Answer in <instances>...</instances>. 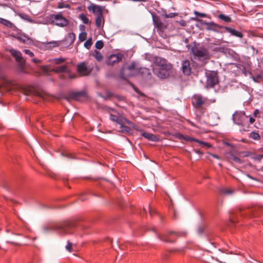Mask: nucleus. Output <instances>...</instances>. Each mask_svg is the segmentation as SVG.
<instances>
[{"instance_id":"obj_1","label":"nucleus","mask_w":263,"mask_h":263,"mask_svg":"<svg viewBox=\"0 0 263 263\" xmlns=\"http://www.w3.org/2000/svg\"><path fill=\"white\" fill-rule=\"evenodd\" d=\"M140 74L143 77L148 78L151 75L150 70L147 68H139L136 63H132L128 67H124L121 74L124 79Z\"/></svg>"},{"instance_id":"obj_2","label":"nucleus","mask_w":263,"mask_h":263,"mask_svg":"<svg viewBox=\"0 0 263 263\" xmlns=\"http://www.w3.org/2000/svg\"><path fill=\"white\" fill-rule=\"evenodd\" d=\"M172 65L165 59L157 58L155 60V67L153 68L154 73L161 79H165L169 75Z\"/></svg>"},{"instance_id":"obj_3","label":"nucleus","mask_w":263,"mask_h":263,"mask_svg":"<svg viewBox=\"0 0 263 263\" xmlns=\"http://www.w3.org/2000/svg\"><path fill=\"white\" fill-rule=\"evenodd\" d=\"M191 51L195 60L201 61L203 63L211 57L208 50L203 46H194L192 47Z\"/></svg>"},{"instance_id":"obj_4","label":"nucleus","mask_w":263,"mask_h":263,"mask_svg":"<svg viewBox=\"0 0 263 263\" xmlns=\"http://www.w3.org/2000/svg\"><path fill=\"white\" fill-rule=\"evenodd\" d=\"M76 227L75 222H68L59 224L55 227V229L61 234H71L73 233V231Z\"/></svg>"},{"instance_id":"obj_5","label":"nucleus","mask_w":263,"mask_h":263,"mask_svg":"<svg viewBox=\"0 0 263 263\" xmlns=\"http://www.w3.org/2000/svg\"><path fill=\"white\" fill-rule=\"evenodd\" d=\"M49 20L52 24L60 27H66L69 24L68 20L61 13L50 15Z\"/></svg>"},{"instance_id":"obj_6","label":"nucleus","mask_w":263,"mask_h":263,"mask_svg":"<svg viewBox=\"0 0 263 263\" xmlns=\"http://www.w3.org/2000/svg\"><path fill=\"white\" fill-rule=\"evenodd\" d=\"M12 56L15 59L18 63V70L22 73H26L25 69V61L22 56V53L16 50L12 49L10 50Z\"/></svg>"},{"instance_id":"obj_7","label":"nucleus","mask_w":263,"mask_h":263,"mask_svg":"<svg viewBox=\"0 0 263 263\" xmlns=\"http://www.w3.org/2000/svg\"><path fill=\"white\" fill-rule=\"evenodd\" d=\"M17 88V86L11 81L8 80L5 76H1L0 92L3 90L10 91Z\"/></svg>"},{"instance_id":"obj_8","label":"nucleus","mask_w":263,"mask_h":263,"mask_svg":"<svg viewBox=\"0 0 263 263\" xmlns=\"http://www.w3.org/2000/svg\"><path fill=\"white\" fill-rule=\"evenodd\" d=\"M211 101L200 95H195L192 97V104L196 108H200L202 105L208 106Z\"/></svg>"},{"instance_id":"obj_9","label":"nucleus","mask_w":263,"mask_h":263,"mask_svg":"<svg viewBox=\"0 0 263 263\" xmlns=\"http://www.w3.org/2000/svg\"><path fill=\"white\" fill-rule=\"evenodd\" d=\"M21 91L26 96L29 95L30 94H31L33 93L34 95L41 98L42 100L45 101H50L52 100V97L48 94L47 92H32V91L29 89L23 87L21 88Z\"/></svg>"},{"instance_id":"obj_10","label":"nucleus","mask_w":263,"mask_h":263,"mask_svg":"<svg viewBox=\"0 0 263 263\" xmlns=\"http://www.w3.org/2000/svg\"><path fill=\"white\" fill-rule=\"evenodd\" d=\"M248 117L242 111H236L233 115L234 122L237 125L245 124Z\"/></svg>"},{"instance_id":"obj_11","label":"nucleus","mask_w":263,"mask_h":263,"mask_svg":"<svg viewBox=\"0 0 263 263\" xmlns=\"http://www.w3.org/2000/svg\"><path fill=\"white\" fill-rule=\"evenodd\" d=\"M179 233L174 232H170L166 235H158V237L161 240L166 242H173L176 237L181 236Z\"/></svg>"},{"instance_id":"obj_12","label":"nucleus","mask_w":263,"mask_h":263,"mask_svg":"<svg viewBox=\"0 0 263 263\" xmlns=\"http://www.w3.org/2000/svg\"><path fill=\"white\" fill-rule=\"evenodd\" d=\"M92 70V67L88 66L85 62L81 63L78 65V71L82 76L88 75Z\"/></svg>"},{"instance_id":"obj_13","label":"nucleus","mask_w":263,"mask_h":263,"mask_svg":"<svg viewBox=\"0 0 263 263\" xmlns=\"http://www.w3.org/2000/svg\"><path fill=\"white\" fill-rule=\"evenodd\" d=\"M218 83L217 74L214 72H211L207 75L206 87L212 88Z\"/></svg>"},{"instance_id":"obj_14","label":"nucleus","mask_w":263,"mask_h":263,"mask_svg":"<svg viewBox=\"0 0 263 263\" xmlns=\"http://www.w3.org/2000/svg\"><path fill=\"white\" fill-rule=\"evenodd\" d=\"M130 123L131 122L126 118L124 119L122 121H119V124L118 125V127L117 126L118 131L123 133H129L131 132V129L130 127L125 126V124L127 123L130 124Z\"/></svg>"},{"instance_id":"obj_15","label":"nucleus","mask_w":263,"mask_h":263,"mask_svg":"<svg viewBox=\"0 0 263 263\" xmlns=\"http://www.w3.org/2000/svg\"><path fill=\"white\" fill-rule=\"evenodd\" d=\"M153 22L155 26L157 29L159 33H163L166 29L167 26L164 24L159 17H153Z\"/></svg>"},{"instance_id":"obj_16","label":"nucleus","mask_w":263,"mask_h":263,"mask_svg":"<svg viewBox=\"0 0 263 263\" xmlns=\"http://www.w3.org/2000/svg\"><path fill=\"white\" fill-rule=\"evenodd\" d=\"M123 58V55L121 53L110 55L107 61V64L109 65H112L116 63L121 61Z\"/></svg>"},{"instance_id":"obj_17","label":"nucleus","mask_w":263,"mask_h":263,"mask_svg":"<svg viewBox=\"0 0 263 263\" xmlns=\"http://www.w3.org/2000/svg\"><path fill=\"white\" fill-rule=\"evenodd\" d=\"M104 7L99 5L91 4L88 7L89 11H92L97 16L103 15V10Z\"/></svg>"},{"instance_id":"obj_18","label":"nucleus","mask_w":263,"mask_h":263,"mask_svg":"<svg viewBox=\"0 0 263 263\" xmlns=\"http://www.w3.org/2000/svg\"><path fill=\"white\" fill-rule=\"evenodd\" d=\"M193 20L197 21H199V22H201V24L205 25L206 26V29L207 30L214 31V30H215L217 28V25L213 22L208 23V22H204V21H203L202 20H199L197 18H193Z\"/></svg>"},{"instance_id":"obj_19","label":"nucleus","mask_w":263,"mask_h":263,"mask_svg":"<svg viewBox=\"0 0 263 263\" xmlns=\"http://www.w3.org/2000/svg\"><path fill=\"white\" fill-rule=\"evenodd\" d=\"M182 70L183 73L186 76H189L191 72V68L189 61L185 60L182 63Z\"/></svg>"},{"instance_id":"obj_20","label":"nucleus","mask_w":263,"mask_h":263,"mask_svg":"<svg viewBox=\"0 0 263 263\" xmlns=\"http://www.w3.org/2000/svg\"><path fill=\"white\" fill-rule=\"evenodd\" d=\"M76 39L75 34L73 33H69L65 36L64 40L61 41L62 42V44L64 43H66V46L71 45L74 42Z\"/></svg>"},{"instance_id":"obj_21","label":"nucleus","mask_w":263,"mask_h":263,"mask_svg":"<svg viewBox=\"0 0 263 263\" xmlns=\"http://www.w3.org/2000/svg\"><path fill=\"white\" fill-rule=\"evenodd\" d=\"M179 138L181 140L183 139V140H184L187 141H191V142L195 141V142L199 143L200 145H202L203 146H205V145L209 146V144L200 141L197 139H194V138H193L190 136H183L182 135H180L179 136Z\"/></svg>"},{"instance_id":"obj_22","label":"nucleus","mask_w":263,"mask_h":263,"mask_svg":"<svg viewBox=\"0 0 263 263\" xmlns=\"http://www.w3.org/2000/svg\"><path fill=\"white\" fill-rule=\"evenodd\" d=\"M56 73L65 72L69 73L70 69L67 65H64L60 66H57L54 68L52 70Z\"/></svg>"},{"instance_id":"obj_23","label":"nucleus","mask_w":263,"mask_h":263,"mask_svg":"<svg viewBox=\"0 0 263 263\" xmlns=\"http://www.w3.org/2000/svg\"><path fill=\"white\" fill-rule=\"evenodd\" d=\"M142 136L147 140L153 142H157L159 140L157 136L149 133L143 132Z\"/></svg>"},{"instance_id":"obj_24","label":"nucleus","mask_w":263,"mask_h":263,"mask_svg":"<svg viewBox=\"0 0 263 263\" xmlns=\"http://www.w3.org/2000/svg\"><path fill=\"white\" fill-rule=\"evenodd\" d=\"M90 56L95 58V59L98 62H100V61H102V60L103 59V57L102 54L100 52H99L98 51H97L96 50H95L94 51L92 52L90 54Z\"/></svg>"},{"instance_id":"obj_25","label":"nucleus","mask_w":263,"mask_h":263,"mask_svg":"<svg viewBox=\"0 0 263 263\" xmlns=\"http://www.w3.org/2000/svg\"><path fill=\"white\" fill-rule=\"evenodd\" d=\"M226 30L230 32L231 34H232L233 35H235L236 36L239 37H242V34L233 28H229V27H226Z\"/></svg>"},{"instance_id":"obj_26","label":"nucleus","mask_w":263,"mask_h":263,"mask_svg":"<svg viewBox=\"0 0 263 263\" xmlns=\"http://www.w3.org/2000/svg\"><path fill=\"white\" fill-rule=\"evenodd\" d=\"M23 52L28 55V56L30 58H32V59H31V61L34 62V63H39L40 62V60L37 59H35V58H33V57H34V54L33 53L30 51V50L29 49H24L23 50Z\"/></svg>"},{"instance_id":"obj_27","label":"nucleus","mask_w":263,"mask_h":263,"mask_svg":"<svg viewBox=\"0 0 263 263\" xmlns=\"http://www.w3.org/2000/svg\"><path fill=\"white\" fill-rule=\"evenodd\" d=\"M62 44V42L61 41H52L50 42H48L46 43V47L47 48H53L55 47H58L61 46Z\"/></svg>"},{"instance_id":"obj_28","label":"nucleus","mask_w":263,"mask_h":263,"mask_svg":"<svg viewBox=\"0 0 263 263\" xmlns=\"http://www.w3.org/2000/svg\"><path fill=\"white\" fill-rule=\"evenodd\" d=\"M104 23V18L103 15L97 16L96 18V25L98 28H101L102 25Z\"/></svg>"},{"instance_id":"obj_29","label":"nucleus","mask_w":263,"mask_h":263,"mask_svg":"<svg viewBox=\"0 0 263 263\" xmlns=\"http://www.w3.org/2000/svg\"><path fill=\"white\" fill-rule=\"evenodd\" d=\"M85 93L84 91L75 92L71 94V97L75 100H78L80 97L85 96Z\"/></svg>"},{"instance_id":"obj_30","label":"nucleus","mask_w":263,"mask_h":263,"mask_svg":"<svg viewBox=\"0 0 263 263\" xmlns=\"http://www.w3.org/2000/svg\"><path fill=\"white\" fill-rule=\"evenodd\" d=\"M110 119L112 121L116 122L118 125L119 124V121H122L125 118L121 117H119L116 115L110 114Z\"/></svg>"},{"instance_id":"obj_31","label":"nucleus","mask_w":263,"mask_h":263,"mask_svg":"<svg viewBox=\"0 0 263 263\" xmlns=\"http://www.w3.org/2000/svg\"><path fill=\"white\" fill-rule=\"evenodd\" d=\"M0 23L3 24L4 25L8 27H12L13 24L9 21L5 20L4 18H2L0 17Z\"/></svg>"},{"instance_id":"obj_32","label":"nucleus","mask_w":263,"mask_h":263,"mask_svg":"<svg viewBox=\"0 0 263 263\" xmlns=\"http://www.w3.org/2000/svg\"><path fill=\"white\" fill-rule=\"evenodd\" d=\"M79 17L85 24H88L89 23V18L83 13L80 14Z\"/></svg>"},{"instance_id":"obj_33","label":"nucleus","mask_w":263,"mask_h":263,"mask_svg":"<svg viewBox=\"0 0 263 263\" xmlns=\"http://www.w3.org/2000/svg\"><path fill=\"white\" fill-rule=\"evenodd\" d=\"M65 59L62 58L53 59L50 60L51 62L54 64H59L64 62Z\"/></svg>"},{"instance_id":"obj_34","label":"nucleus","mask_w":263,"mask_h":263,"mask_svg":"<svg viewBox=\"0 0 263 263\" xmlns=\"http://www.w3.org/2000/svg\"><path fill=\"white\" fill-rule=\"evenodd\" d=\"M218 18L220 20L223 21L225 22H230L231 21V18L230 17L227 15H225L223 14H220L218 15Z\"/></svg>"},{"instance_id":"obj_35","label":"nucleus","mask_w":263,"mask_h":263,"mask_svg":"<svg viewBox=\"0 0 263 263\" xmlns=\"http://www.w3.org/2000/svg\"><path fill=\"white\" fill-rule=\"evenodd\" d=\"M87 33L86 32H82L79 34V40L81 42L84 41L86 39Z\"/></svg>"},{"instance_id":"obj_36","label":"nucleus","mask_w":263,"mask_h":263,"mask_svg":"<svg viewBox=\"0 0 263 263\" xmlns=\"http://www.w3.org/2000/svg\"><path fill=\"white\" fill-rule=\"evenodd\" d=\"M229 159L231 160H233L234 161V162L237 163H242V161L241 159H240L239 158H238L237 157L233 155H231L229 158Z\"/></svg>"},{"instance_id":"obj_37","label":"nucleus","mask_w":263,"mask_h":263,"mask_svg":"<svg viewBox=\"0 0 263 263\" xmlns=\"http://www.w3.org/2000/svg\"><path fill=\"white\" fill-rule=\"evenodd\" d=\"M250 137L254 140H259L260 139L259 135L255 132H252L250 134Z\"/></svg>"},{"instance_id":"obj_38","label":"nucleus","mask_w":263,"mask_h":263,"mask_svg":"<svg viewBox=\"0 0 263 263\" xmlns=\"http://www.w3.org/2000/svg\"><path fill=\"white\" fill-rule=\"evenodd\" d=\"M220 192L222 194H232L233 193V191L229 189L222 188L221 189Z\"/></svg>"},{"instance_id":"obj_39","label":"nucleus","mask_w":263,"mask_h":263,"mask_svg":"<svg viewBox=\"0 0 263 263\" xmlns=\"http://www.w3.org/2000/svg\"><path fill=\"white\" fill-rule=\"evenodd\" d=\"M92 44L91 39H89L84 43V47L87 49H89Z\"/></svg>"},{"instance_id":"obj_40","label":"nucleus","mask_w":263,"mask_h":263,"mask_svg":"<svg viewBox=\"0 0 263 263\" xmlns=\"http://www.w3.org/2000/svg\"><path fill=\"white\" fill-rule=\"evenodd\" d=\"M104 44L102 41H98L95 44V47L97 49H101L103 47Z\"/></svg>"},{"instance_id":"obj_41","label":"nucleus","mask_w":263,"mask_h":263,"mask_svg":"<svg viewBox=\"0 0 263 263\" xmlns=\"http://www.w3.org/2000/svg\"><path fill=\"white\" fill-rule=\"evenodd\" d=\"M72 247H73V243H72L71 242H70L68 241L67 242V245L65 247L66 250H67L69 252H71L73 251Z\"/></svg>"},{"instance_id":"obj_42","label":"nucleus","mask_w":263,"mask_h":263,"mask_svg":"<svg viewBox=\"0 0 263 263\" xmlns=\"http://www.w3.org/2000/svg\"><path fill=\"white\" fill-rule=\"evenodd\" d=\"M177 15L176 13H170L169 14L165 13L164 16L165 18H173Z\"/></svg>"},{"instance_id":"obj_43","label":"nucleus","mask_w":263,"mask_h":263,"mask_svg":"<svg viewBox=\"0 0 263 263\" xmlns=\"http://www.w3.org/2000/svg\"><path fill=\"white\" fill-rule=\"evenodd\" d=\"M21 17L26 20H27L28 22H32V20L27 15H26V14H22L21 15Z\"/></svg>"},{"instance_id":"obj_44","label":"nucleus","mask_w":263,"mask_h":263,"mask_svg":"<svg viewBox=\"0 0 263 263\" xmlns=\"http://www.w3.org/2000/svg\"><path fill=\"white\" fill-rule=\"evenodd\" d=\"M69 6L67 4H64L63 3H59L58 5L59 8H69Z\"/></svg>"},{"instance_id":"obj_45","label":"nucleus","mask_w":263,"mask_h":263,"mask_svg":"<svg viewBox=\"0 0 263 263\" xmlns=\"http://www.w3.org/2000/svg\"><path fill=\"white\" fill-rule=\"evenodd\" d=\"M194 14L197 16H199L202 17L206 16V14L205 13H200V12L196 11L194 12Z\"/></svg>"},{"instance_id":"obj_46","label":"nucleus","mask_w":263,"mask_h":263,"mask_svg":"<svg viewBox=\"0 0 263 263\" xmlns=\"http://www.w3.org/2000/svg\"><path fill=\"white\" fill-rule=\"evenodd\" d=\"M178 23L182 26H185L186 25V23L184 20H181Z\"/></svg>"},{"instance_id":"obj_47","label":"nucleus","mask_w":263,"mask_h":263,"mask_svg":"<svg viewBox=\"0 0 263 263\" xmlns=\"http://www.w3.org/2000/svg\"><path fill=\"white\" fill-rule=\"evenodd\" d=\"M259 111L258 109H256L254 110V114H253V115L254 116V117L256 118L258 117V115L259 114Z\"/></svg>"},{"instance_id":"obj_48","label":"nucleus","mask_w":263,"mask_h":263,"mask_svg":"<svg viewBox=\"0 0 263 263\" xmlns=\"http://www.w3.org/2000/svg\"><path fill=\"white\" fill-rule=\"evenodd\" d=\"M203 230H204V228L202 226H200L198 229V233L201 234V233H202Z\"/></svg>"},{"instance_id":"obj_49","label":"nucleus","mask_w":263,"mask_h":263,"mask_svg":"<svg viewBox=\"0 0 263 263\" xmlns=\"http://www.w3.org/2000/svg\"><path fill=\"white\" fill-rule=\"evenodd\" d=\"M149 212L151 215H152V214L155 212V211L154 209H152L151 208L148 206Z\"/></svg>"},{"instance_id":"obj_50","label":"nucleus","mask_w":263,"mask_h":263,"mask_svg":"<svg viewBox=\"0 0 263 263\" xmlns=\"http://www.w3.org/2000/svg\"><path fill=\"white\" fill-rule=\"evenodd\" d=\"M263 158L262 155H259L257 156H256V159L257 160H261Z\"/></svg>"},{"instance_id":"obj_51","label":"nucleus","mask_w":263,"mask_h":263,"mask_svg":"<svg viewBox=\"0 0 263 263\" xmlns=\"http://www.w3.org/2000/svg\"><path fill=\"white\" fill-rule=\"evenodd\" d=\"M194 152H195L196 153H197V154H199V155H202V154H203V153H202L200 151H199V150H198V149H195V150H194Z\"/></svg>"},{"instance_id":"obj_52","label":"nucleus","mask_w":263,"mask_h":263,"mask_svg":"<svg viewBox=\"0 0 263 263\" xmlns=\"http://www.w3.org/2000/svg\"><path fill=\"white\" fill-rule=\"evenodd\" d=\"M249 121H250V123L252 124L254 122L255 119H254V118H253L252 117H250L249 119Z\"/></svg>"},{"instance_id":"obj_53","label":"nucleus","mask_w":263,"mask_h":263,"mask_svg":"<svg viewBox=\"0 0 263 263\" xmlns=\"http://www.w3.org/2000/svg\"><path fill=\"white\" fill-rule=\"evenodd\" d=\"M214 45H219L220 44V42L219 40L215 41L213 43Z\"/></svg>"},{"instance_id":"obj_54","label":"nucleus","mask_w":263,"mask_h":263,"mask_svg":"<svg viewBox=\"0 0 263 263\" xmlns=\"http://www.w3.org/2000/svg\"><path fill=\"white\" fill-rule=\"evenodd\" d=\"M211 156H212L213 158L219 159L220 158L218 156L214 155V154H211Z\"/></svg>"},{"instance_id":"obj_55","label":"nucleus","mask_w":263,"mask_h":263,"mask_svg":"<svg viewBox=\"0 0 263 263\" xmlns=\"http://www.w3.org/2000/svg\"><path fill=\"white\" fill-rule=\"evenodd\" d=\"M118 3V2H117V1H114V4H115V3Z\"/></svg>"},{"instance_id":"obj_56","label":"nucleus","mask_w":263,"mask_h":263,"mask_svg":"<svg viewBox=\"0 0 263 263\" xmlns=\"http://www.w3.org/2000/svg\"><path fill=\"white\" fill-rule=\"evenodd\" d=\"M262 63H263V57H262Z\"/></svg>"}]
</instances>
